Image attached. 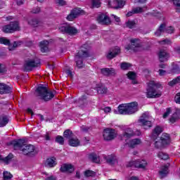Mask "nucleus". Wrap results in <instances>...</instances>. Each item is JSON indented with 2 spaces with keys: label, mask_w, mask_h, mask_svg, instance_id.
<instances>
[{
  "label": "nucleus",
  "mask_w": 180,
  "mask_h": 180,
  "mask_svg": "<svg viewBox=\"0 0 180 180\" xmlns=\"http://www.w3.org/2000/svg\"><path fill=\"white\" fill-rule=\"evenodd\" d=\"M11 144H13L15 150H20L25 155L32 157V155H36V154H37V150H36L34 146L30 144L27 145L25 143V141L22 139L13 141Z\"/></svg>",
  "instance_id": "f257e3e1"
},
{
  "label": "nucleus",
  "mask_w": 180,
  "mask_h": 180,
  "mask_svg": "<svg viewBox=\"0 0 180 180\" xmlns=\"http://www.w3.org/2000/svg\"><path fill=\"white\" fill-rule=\"evenodd\" d=\"M36 96L44 102H49L56 96V91L49 90L47 86L39 84L36 89Z\"/></svg>",
  "instance_id": "f03ea898"
},
{
  "label": "nucleus",
  "mask_w": 180,
  "mask_h": 180,
  "mask_svg": "<svg viewBox=\"0 0 180 180\" xmlns=\"http://www.w3.org/2000/svg\"><path fill=\"white\" fill-rule=\"evenodd\" d=\"M118 112L120 115H133L136 112H139V103L131 102L127 104H121L118 106Z\"/></svg>",
  "instance_id": "7ed1b4c3"
},
{
  "label": "nucleus",
  "mask_w": 180,
  "mask_h": 180,
  "mask_svg": "<svg viewBox=\"0 0 180 180\" xmlns=\"http://www.w3.org/2000/svg\"><path fill=\"white\" fill-rule=\"evenodd\" d=\"M148 89L146 91V96L149 98H160L162 94L160 91H157L155 86H157L155 82L150 81L148 84Z\"/></svg>",
  "instance_id": "20e7f679"
},
{
  "label": "nucleus",
  "mask_w": 180,
  "mask_h": 180,
  "mask_svg": "<svg viewBox=\"0 0 180 180\" xmlns=\"http://www.w3.org/2000/svg\"><path fill=\"white\" fill-rule=\"evenodd\" d=\"M89 56V53H88L87 50L84 51L82 49L81 51H79L75 58L76 65L78 68H82L84 67V62L82 60H84V58H86Z\"/></svg>",
  "instance_id": "39448f33"
},
{
  "label": "nucleus",
  "mask_w": 180,
  "mask_h": 180,
  "mask_svg": "<svg viewBox=\"0 0 180 180\" xmlns=\"http://www.w3.org/2000/svg\"><path fill=\"white\" fill-rule=\"evenodd\" d=\"M19 30H20V26L18 21L11 22L10 24L2 27V32H4V33H13Z\"/></svg>",
  "instance_id": "423d86ee"
},
{
  "label": "nucleus",
  "mask_w": 180,
  "mask_h": 180,
  "mask_svg": "<svg viewBox=\"0 0 180 180\" xmlns=\"http://www.w3.org/2000/svg\"><path fill=\"white\" fill-rule=\"evenodd\" d=\"M126 50H131L136 53L143 50V45L139 39H131V44L125 46Z\"/></svg>",
  "instance_id": "0eeeda50"
},
{
  "label": "nucleus",
  "mask_w": 180,
  "mask_h": 180,
  "mask_svg": "<svg viewBox=\"0 0 180 180\" xmlns=\"http://www.w3.org/2000/svg\"><path fill=\"white\" fill-rule=\"evenodd\" d=\"M59 31L69 36H75L78 34V30L71 25H62L59 27Z\"/></svg>",
  "instance_id": "6e6552de"
},
{
  "label": "nucleus",
  "mask_w": 180,
  "mask_h": 180,
  "mask_svg": "<svg viewBox=\"0 0 180 180\" xmlns=\"http://www.w3.org/2000/svg\"><path fill=\"white\" fill-rule=\"evenodd\" d=\"M40 65V60H26L24 64V71H32L33 68L35 67H39Z\"/></svg>",
  "instance_id": "1a4fd4ad"
},
{
  "label": "nucleus",
  "mask_w": 180,
  "mask_h": 180,
  "mask_svg": "<svg viewBox=\"0 0 180 180\" xmlns=\"http://www.w3.org/2000/svg\"><path fill=\"white\" fill-rule=\"evenodd\" d=\"M103 139L105 141H110L116 137V133H115V129H106L103 131Z\"/></svg>",
  "instance_id": "9d476101"
},
{
  "label": "nucleus",
  "mask_w": 180,
  "mask_h": 180,
  "mask_svg": "<svg viewBox=\"0 0 180 180\" xmlns=\"http://www.w3.org/2000/svg\"><path fill=\"white\" fill-rule=\"evenodd\" d=\"M85 13V11L84 10H82L81 8H75L73 9L70 14H69L67 17L68 20H74L76 18H78L79 15H84Z\"/></svg>",
  "instance_id": "9b49d317"
},
{
  "label": "nucleus",
  "mask_w": 180,
  "mask_h": 180,
  "mask_svg": "<svg viewBox=\"0 0 180 180\" xmlns=\"http://www.w3.org/2000/svg\"><path fill=\"white\" fill-rule=\"evenodd\" d=\"M97 22L100 25H110V18L106 14L101 13L97 17Z\"/></svg>",
  "instance_id": "f8f14e48"
},
{
  "label": "nucleus",
  "mask_w": 180,
  "mask_h": 180,
  "mask_svg": "<svg viewBox=\"0 0 180 180\" xmlns=\"http://www.w3.org/2000/svg\"><path fill=\"white\" fill-rule=\"evenodd\" d=\"M119 54H120V47L115 46L109 51L106 57L108 60H112V58H115L116 56H119Z\"/></svg>",
  "instance_id": "ddd939ff"
},
{
  "label": "nucleus",
  "mask_w": 180,
  "mask_h": 180,
  "mask_svg": "<svg viewBox=\"0 0 180 180\" xmlns=\"http://www.w3.org/2000/svg\"><path fill=\"white\" fill-rule=\"evenodd\" d=\"M126 4V0H114L112 2L109 1L108 5L111 8L118 9V8H123Z\"/></svg>",
  "instance_id": "4468645a"
},
{
  "label": "nucleus",
  "mask_w": 180,
  "mask_h": 180,
  "mask_svg": "<svg viewBox=\"0 0 180 180\" xmlns=\"http://www.w3.org/2000/svg\"><path fill=\"white\" fill-rule=\"evenodd\" d=\"M158 57L160 63H164L165 61H168V58H169V53H168L167 51L161 49L158 53Z\"/></svg>",
  "instance_id": "2eb2a0df"
},
{
  "label": "nucleus",
  "mask_w": 180,
  "mask_h": 180,
  "mask_svg": "<svg viewBox=\"0 0 180 180\" xmlns=\"http://www.w3.org/2000/svg\"><path fill=\"white\" fill-rule=\"evenodd\" d=\"M162 131H163L162 127L160 126H156L152 131V135H151L152 140H154L155 141V140L158 139V136H160Z\"/></svg>",
  "instance_id": "dca6fc26"
},
{
  "label": "nucleus",
  "mask_w": 180,
  "mask_h": 180,
  "mask_svg": "<svg viewBox=\"0 0 180 180\" xmlns=\"http://www.w3.org/2000/svg\"><path fill=\"white\" fill-rule=\"evenodd\" d=\"M104 159L105 160L107 164H109V165H115V164L117 162V159H116L115 155H108L105 156Z\"/></svg>",
  "instance_id": "f3484780"
},
{
  "label": "nucleus",
  "mask_w": 180,
  "mask_h": 180,
  "mask_svg": "<svg viewBox=\"0 0 180 180\" xmlns=\"http://www.w3.org/2000/svg\"><path fill=\"white\" fill-rule=\"evenodd\" d=\"M12 91V87L6 85L4 83H0V94H9V92Z\"/></svg>",
  "instance_id": "a211bd4d"
},
{
  "label": "nucleus",
  "mask_w": 180,
  "mask_h": 180,
  "mask_svg": "<svg viewBox=\"0 0 180 180\" xmlns=\"http://www.w3.org/2000/svg\"><path fill=\"white\" fill-rule=\"evenodd\" d=\"M147 119H148V115L144 113L139 119V122L141 123L143 126H148V127H151V122Z\"/></svg>",
  "instance_id": "6ab92c4d"
},
{
  "label": "nucleus",
  "mask_w": 180,
  "mask_h": 180,
  "mask_svg": "<svg viewBox=\"0 0 180 180\" xmlns=\"http://www.w3.org/2000/svg\"><path fill=\"white\" fill-rule=\"evenodd\" d=\"M60 172H72L74 171V167L72 165L63 164L60 168Z\"/></svg>",
  "instance_id": "aec40b11"
},
{
  "label": "nucleus",
  "mask_w": 180,
  "mask_h": 180,
  "mask_svg": "<svg viewBox=\"0 0 180 180\" xmlns=\"http://www.w3.org/2000/svg\"><path fill=\"white\" fill-rule=\"evenodd\" d=\"M160 140L165 146H168L169 143H171V138L169 137V134L167 133H163L162 134V136H160Z\"/></svg>",
  "instance_id": "412c9836"
},
{
  "label": "nucleus",
  "mask_w": 180,
  "mask_h": 180,
  "mask_svg": "<svg viewBox=\"0 0 180 180\" xmlns=\"http://www.w3.org/2000/svg\"><path fill=\"white\" fill-rule=\"evenodd\" d=\"M101 73L103 75H105L106 77L109 75H115L116 74V70L113 68H103L101 69Z\"/></svg>",
  "instance_id": "4be33fe9"
},
{
  "label": "nucleus",
  "mask_w": 180,
  "mask_h": 180,
  "mask_svg": "<svg viewBox=\"0 0 180 180\" xmlns=\"http://www.w3.org/2000/svg\"><path fill=\"white\" fill-rule=\"evenodd\" d=\"M147 161L145 160H136V168H139L140 169H146V168H147Z\"/></svg>",
  "instance_id": "5701e85b"
},
{
  "label": "nucleus",
  "mask_w": 180,
  "mask_h": 180,
  "mask_svg": "<svg viewBox=\"0 0 180 180\" xmlns=\"http://www.w3.org/2000/svg\"><path fill=\"white\" fill-rule=\"evenodd\" d=\"M167 27V25L165 23H162L158 29L155 32V36H157V37H160L161 36L162 33H164L165 32Z\"/></svg>",
  "instance_id": "b1692460"
},
{
  "label": "nucleus",
  "mask_w": 180,
  "mask_h": 180,
  "mask_svg": "<svg viewBox=\"0 0 180 180\" xmlns=\"http://www.w3.org/2000/svg\"><path fill=\"white\" fill-rule=\"evenodd\" d=\"M140 144H141V140L140 139H134L129 141L128 146L131 148H134L137 147V146H140Z\"/></svg>",
  "instance_id": "393cba45"
},
{
  "label": "nucleus",
  "mask_w": 180,
  "mask_h": 180,
  "mask_svg": "<svg viewBox=\"0 0 180 180\" xmlns=\"http://www.w3.org/2000/svg\"><path fill=\"white\" fill-rule=\"evenodd\" d=\"M39 47L41 53H47L49 51V41H43L39 43Z\"/></svg>",
  "instance_id": "a878e982"
},
{
  "label": "nucleus",
  "mask_w": 180,
  "mask_h": 180,
  "mask_svg": "<svg viewBox=\"0 0 180 180\" xmlns=\"http://www.w3.org/2000/svg\"><path fill=\"white\" fill-rule=\"evenodd\" d=\"M170 74H180V67L175 63H172V69L170 70Z\"/></svg>",
  "instance_id": "bb28decb"
},
{
  "label": "nucleus",
  "mask_w": 180,
  "mask_h": 180,
  "mask_svg": "<svg viewBox=\"0 0 180 180\" xmlns=\"http://www.w3.org/2000/svg\"><path fill=\"white\" fill-rule=\"evenodd\" d=\"M22 42L19 41H15L13 44H11V42H9V44H8L7 46H8V50L10 51H15V50H16V48L18 47V46H20V44Z\"/></svg>",
  "instance_id": "cd10ccee"
},
{
  "label": "nucleus",
  "mask_w": 180,
  "mask_h": 180,
  "mask_svg": "<svg viewBox=\"0 0 180 180\" xmlns=\"http://www.w3.org/2000/svg\"><path fill=\"white\" fill-rule=\"evenodd\" d=\"M8 123H9V118H8V116L1 115L0 117V127H4Z\"/></svg>",
  "instance_id": "c85d7f7f"
},
{
  "label": "nucleus",
  "mask_w": 180,
  "mask_h": 180,
  "mask_svg": "<svg viewBox=\"0 0 180 180\" xmlns=\"http://www.w3.org/2000/svg\"><path fill=\"white\" fill-rule=\"evenodd\" d=\"M89 158L90 161H92V162H96V164H99V162H101L99 156H97V155L95 153L90 154L89 155Z\"/></svg>",
  "instance_id": "c756f323"
},
{
  "label": "nucleus",
  "mask_w": 180,
  "mask_h": 180,
  "mask_svg": "<svg viewBox=\"0 0 180 180\" xmlns=\"http://www.w3.org/2000/svg\"><path fill=\"white\" fill-rule=\"evenodd\" d=\"M79 139L77 138H72L69 139V144L72 147H78V146H79Z\"/></svg>",
  "instance_id": "7c9ffc66"
},
{
  "label": "nucleus",
  "mask_w": 180,
  "mask_h": 180,
  "mask_svg": "<svg viewBox=\"0 0 180 180\" xmlns=\"http://www.w3.org/2000/svg\"><path fill=\"white\" fill-rule=\"evenodd\" d=\"M160 178H164L168 174V166H163L161 170L159 172Z\"/></svg>",
  "instance_id": "2f4dec72"
},
{
  "label": "nucleus",
  "mask_w": 180,
  "mask_h": 180,
  "mask_svg": "<svg viewBox=\"0 0 180 180\" xmlns=\"http://www.w3.org/2000/svg\"><path fill=\"white\" fill-rule=\"evenodd\" d=\"M46 167H50L51 168L56 165V158H50L46 160Z\"/></svg>",
  "instance_id": "473e14b6"
},
{
  "label": "nucleus",
  "mask_w": 180,
  "mask_h": 180,
  "mask_svg": "<svg viewBox=\"0 0 180 180\" xmlns=\"http://www.w3.org/2000/svg\"><path fill=\"white\" fill-rule=\"evenodd\" d=\"M63 136L65 139H68L69 140H71L72 137H74V134L72 133V131L70 129H66L63 133Z\"/></svg>",
  "instance_id": "72a5a7b5"
},
{
  "label": "nucleus",
  "mask_w": 180,
  "mask_h": 180,
  "mask_svg": "<svg viewBox=\"0 0 180 180\" xmlns=\"http://www.w3.org/2000/svg\"><path fill=\"white\" fill-rule=\"evenodd\" d=\"M12 158H13V155L12 153H10L7 157L4 158H1L0 155V161H3V162H5V164H8L12 161Z\"/></svg>",
  "instance_id": "f704fd0d"
},
{
  "label": "nucleus",
  "mask_w": 180,
  "mask_h": 180,
  "mask_svg": "<svg viewBox=\"0 0 180 180\" xmlns=\"http://www.w3.org/2000/svg\"><path fill=\"white\" fill-rule=\"evenodd\" d=\"M155 147L158 150H162V148H165V146L160 139L155 141Z\"/></svg>",
  "instance_id": "c9c22d12"
},
{
  "label": "nucleus",
  "mask_w": 180,
  "mask_h": 180,
  "mask_svg": "<svg viewBox=\"0 0 180 180\" xmlns=\"http://www.w3.org/2000/svg\"><path fill=\"white\" fill-rule=\"evenodd\" d=\"M176 84H180V76H178L177 77L174 78L173 80L168 82V85L169 86H174V85H176Z\"/></svg>",
  "instance_id": "e433bc0d"
},
{
  "label": "nucleus",
  "mask_w": 180,
  "mask_h": 180,
  "mask_svg": "<svg viewBox=\"0 0 180 180\" xmlns=\"http://www.w3.org/2000/svg\"><path fill=\"white\" fill-rule=\"evenodd\" d=\"M28 24H30V26H32V27H37L39 25V20L36 18H32L28 21Z\"/></svg>",
  "instance_id": "4c0bfd02"
},
{
  "label": "nucleus",
  "mask_w": 180,
  "mask_h": 180,
  "mask_svg": "<svg viewBox=\"0 0 180 180\" xmlns=\"http://www.w3.org/2000/svg\"><path fill=\"white\" fill-rule=\"evenodd\" d=\"M4 175V179L3 180H11L12 178H13V175L11 174V172L6 171L3 173Z\"/></svg>",
  "instance_id": "58836bf2"
},
{
  "label": "nucleus",
  "mask_w": 180,
  "mask_h": 180,
  "mask_svg": "<svg viewBox=\"0 0 180 180\" xmlns=\"http://www.w3.org/2000/svg\"><path fill=\"white\" fill-rule=\"evenodd\" d=\"M178 119H179V115H178V111H177L172 115V117L169 119V122L171 123H175V122H176Z\"/></svg>",
  "instance_id": "ea45409f"
},
{
  "label": "nucleus",
  "mask_w": 180,
  "mask_h": 180,
  "mask_svg": "<svg viewBox=\"0 0 180 180\" xmlns=\"http://www.w3.org/2000/svg\"><path fill=\"white\" fill-rule=\"evenodd\" d=\"M158 157L160 158V160H168L169 158V156H168V154L165 153L164 152H159L158 154Z\"/></svg>",
  "instance_id": "a19ab883"
},
{
  "label": "nucleus",
  "mask_w": 180,
  "mask_h": 180,
  "mask_svg": "<svg viewBox=\"0 0 180 180\" xmlns=\"http://www.w3.org/2000/svg\"><path fill=\"white\" fill-rule=\"evenodd\" d=\"M174 2V5L176 7V12L180 13V0H172Z\"/></svg>",
  "instance_id": "79ce46f5"
},
{
  "label": "nucleus",
  "mask_w": 180,
  "mask_h": 180,
  "mask_svg": "<svg viewBox=\"0 0 180 180\" xmlns=\"http://www.w3.org/2000/svg\"><path fill=\"white\" fill-rule=\"evenodd\" d=\"M130 67H131V64L127 63L126 62L122 63L120 65V68L123 70H129Z\"/></svg>",
  "instance_id": "37998d69"
},
{
  "label": "nucleus",
  "mask_w": 180,
  "mask_h": 180,
  "mask_svg": "<svg viewBox=\"0 0 180 180\" xmlns=\"http://www.w3.org/2000/svg\"><path fill=\"white\" fill-rule=\"evenodd\" d=\"M126 26L129 27V29H133V27L136 26V21L129 20L126 22Z\"/></svg>",
  "instance_id": "c03bdc74"
},
{
  "label": "nucleus",
  "mask_w": 180,
  "mask_h": 180,
  "mask_svg": "<svg viewBox=\"0 0 180 180\" xmlns=\"http://www.w3.org/2000/svg\"><path fill=\"white\" fill-rule=\"evenodd\" d=\"M165 32L168 34H172L175 33V27L173 26H169V27H166Z\"/></svg>",
  "instance_id": "a18cd8bd"
},
{
  "label": "nucleus",
  "mask_w": 180,
  "mask_h": 180,
  "mask_svg": "<svg viewBox=\"0 0 180 180\" xmlns=\"http://www.w3.org/2000/svg\"><path fill=\"white\" fill-rule=\"evenodd\" d=\"M84 175L86 177L95 176L96 175V173L92 170H86L84 172Z\"/></svg>",
  "instance_id": "49530a36"
},
{
  "label": "nucleus",
  "mask_w": 180,
  "mask_h": 180,
  "mask_svg": "<svg viewBox=\"0 0 180 180\" xmlns=\"http://www.w3.org/2000/svg\"><path fill=\"white\" fill-rule=\"evenodd\" d=\"M93 8H101V0L91 1Z\"/></svg>",
  "instance_id": "de8ad7c7"
},
{
  "label": "nucleus",
  "mask_w": 180,
  "mask_h": 180,
  "mask_svg": "<svg viewBox=\"0 0 180 180\" xmlns=\"http://www.w3.org/2000/svg\"><path fill=\"white\" fill-rule=\"evenodd\" d=\"M55 4L58 5V6H65L67 1H65V0H55Z\"/></svg>",
  "instance_id": "09e8293b"
},
{
  "label": "nucleus",
  "mask_w": 180,
  "mask_h": 180,
  "mask_svg": "<svg viewBox=\"0 0 180 180\" xmlns=\"http://www.w3.org/2000/svg\"><path fill=\"white\" fill-rule=\"evenodd\" d=\"M78 103L79 104V106H82L86 103V96H83L80 98L78 101Z\"/></svg>",
  "instance_id": "8fccbe9b"
},
{
  "label": "nucleus",
  "mask_w": 180,
  "mask_h": 180,
  "mask_svg": "<svg viewBox=\"0 0 180 180\" xmlns=\"http://www.w3.org/2000/svg\"><path fill=\"white\" fill-rule=\"evenodd\" d=\"M56 143H58V144H60V146L64 145V137L61 136H57L56 138Z\"/></svg>",
  "instance_id": "3c124183"
},
{
  "label": "nucleus",
  "mask_w": 180,
  "mask_h": 180,
  "mask_svg": "<svg viewBox=\"0 0 180 180\" xmlns=\"http://www.w3.org/2000/svg\"><path fill=\"white\" fill-rule=\"evenodd\" d=\"M97 92L98 94H106V92H108V89L104 86L98 87Z\"/></svg>",
  "instance_id": "603ef678"
},
{
  "label": "nucleus",
  "mask_w": 180,
  "mask_h": 180,
  "mask_svg": "<svg viewBox=\"0 0 180 180\" xmlns=\"http://www.w3.org/2000/svg\"><path fill=\"white\" fill-rule=\"evenodd\" d=\"M10 42H11V41H9V39H8L5 37L0 38V44H5V46H8V44H9Z\"/></svg>",
  "instance_id": "864d4df0"
},
{
  "label": "nucleus",
  "mask_w": 180,
  "mask_h": 180,
  "mask_svg": "<svg viewBox=\"0 0 180 180\" xmlns=\"http://www.w3.org/2000/svg\"><path fill=\"white\" fill-rule=\"evenodd\" d=\"M127 75L129 79H136V77H137L134 72H129Z\"/></svg>",
  "instance_id": "5fc2aeb1"
},
{
  "label": "nucleus",
  "mask_w": 180,
  "mask_h": 180,
  "mask_svg": "<svg viewBox=\"0 0 180 180\" xmlns=\"http://www.w3.org/2000/svg\"><path fill=\"white\" fill-rule=\"evenodd\" d=\"M159 44H160L161 46H164L165 44H171V43H172L171 41V40L168 39H165L164 40L162 41H158Z\"/></svg>",
  "instance_id": "6e6d98bb"
},
{
  "label": "nucleus",
  "mask_w": 180,
  "mask_h": 180,
  "mask_svg": "<svg viewBox=\"0 0 180 180\" xmlns=\"http://www.w3.org/2000/svg\"><path fill=\"white\" fill-rule=\"evenodd\" d=\"M81 130L84 132V133H88V131H89V130H92V128L91 127H86L85 125H82L80 127Z\"/></svg>",
  "instance_id": "4d7b16f0"
},
{
  "label": "nucleus",
  "mask_w": 180,
  "mask_h": 180,
  "mask_svg": "<svg viewBox=\"0 0 180 180\" xmlns=\"http://www.w3.org/2000/svg\"><path fill=\"white\" fill-rule=\"evenodd\" d=\"M134 13H143L144 12V10H143V8L141 7H136L133 8Z\"/></svg>",
  "instance_id": "13d9d810"
},
{
  "label": "nucleus",
  "mask_w": 180,
  "mask_h": 180,
  "mask_svg": "<svg viewBox=\"0 0 180 180\" xmlns=\"http://www.w3.org/2000/svg\"><path fill=\"white\" fill-rule=\"evenodd\" d=\"M136 160L128 162L127 163V167L130 168L131 167H134L136 168Z\"/></svg>",
  "instance_id": "bf43d9fd"
},
{
  "label": "nucleus",
  "mask_w": 180,
  "mask_h": 180,
  "mask_svg": "<svg viewBox=\"0 0 180 180\" xmlns=\"http://www.w3.org/2000/svg\"><path fill=\"white\" fill-rule=\"evenodd\" d=\"M6 72V66L2 63H0V74Z\"/></svg>",
  "instance_id": "052dcab7"
},
{
  "label": "nucleus",
  "mask_w": 180,
  "mask_h": 180,
  "mask_svg": "<svg viewBox=\"0 0 180 180\" xmlns=\"http://www.w3.org/2000/svg\"><path fill=\"white\" fill-rule=\"evenodd\" d=\"M134 135V134L131 131H130V132H124L123 134L124 137H126L127 139H130V137H133Z\"/></svg>",
  "instance_id": "680f3d73"
},
{
  "label": "nucleus",
  "mask_w": 180,
  "mask_h": 180,
  "mask_svg": "<svg viewBox=\"0 0 180 180\" xmlns=\"http://www.w3.org/2000/svg\"><path fill=\"white\" fill-rule=\"evenodd\" d=\"M174 101L176 102V103L180 105V92L177 93L174 96Z\"/></svg>",
  "instance_id": "e2e57ef3"
},
{
  "label": "nucleus",
  "mask_w": 180,
  "mask_h": 180,
  "mask_svg": "<svg viewBox=\"0 0 180 180\" xmlns=\"http://www.w3.org/2000/svg\"><path fill=\"white\" fill-rule=\"evenodd\" d=\"M171 114V108H167L165 114L163 115V118L167 119L168 116Z\"/></svg>",
  "instance_id": "0e129e2a"
},
{
  "label": "nucleus",
  "mask_w": 180,
  "mask_h": 180,
  "mask_svg": "<svg viewBox=\"0 0 180 180\" xmlns=\"http://www.w3.org/2000/svg\"><path fill=\"white\" fill-rule=\"evenodd\" d=\"M159 75H160V77H164V75H165L167 74V71L160 69L159 71Z\"/></svg>",
  "instance_id": "69168bd1"
},
{
  "label": "nucleus",
  "mask_w": 180,
  "mask_h": 180,
  "mask_svg": "<svg viewBox=\"0 0 180 180\" xmlns=\"http://www.w3.org/2000/svg\"><path fill=\"white\" fill-rule=\"evenodd\" d=\"M32 13H39L40 12V8L36 7L32 9Z\"/></svg>",
  "instance_id": "338daca9"
},
{
  "label": "nucleus",
  "mask_w": 180,
  "mask_h": 180,
  "mask_svg": "<svg viewBox=\"0 0 180 180\" xmlns=\"http://www.w3.org/2000/svg\"><path fill=\"white\" fill-rule=\"evenodd\" d=\"M45 180H57V177L54 176H51L47 177Z\"/></svg>",
  "instance_id": "774afa93"
}]
</instances>
